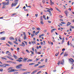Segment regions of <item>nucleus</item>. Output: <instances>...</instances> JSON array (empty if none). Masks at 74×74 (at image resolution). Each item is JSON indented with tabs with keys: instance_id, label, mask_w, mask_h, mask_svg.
Returning a JSON list of instances; mask_svg holds the SVG:
<instances>
[{
	"instance_id": "nucleus-25",
	"label": "nucleus",
	"mask_w": 74,
	"mask_h": 74,
	"mask_svg": "<svg viewBox=\"0 0 74 74\" xmlns=\"http://www.w3.org/2000/svg\"><path fill=\"white\" fill-rule=\"evenodd\" d=\"M8 42L10 45H12V42H10V41H9V42Z\"/></svg>"
},
{
	"instance_id": "nucleus-57",
	"label": "nucleus",
	"mask_w": 74,
	"mask_h": 74,
	"mask_svg": "<svg viewBox=\"0 0 74 74\" xmlns=\"http://www.w3.org/2000/svg\"><path fill=\"white\" fill-rule=\"evenodd\" d=\"M47 60H48V59H46L45 60V62L47 63Z\"/></svg>"
},
{
	"instance_id": "nucleus-51",
	"label": "nucleus",
	"mask_w": 74,
	"mask_h": 74,
	"mask_svg": "<svg viewBox=\"0 0 74 74\" xmlns=\"http://www.w3.org/2000/svg\"><path fill=\"white\" fill-rule=\"evenodd\" d=\"M60 64V61H58V64L59 65Z\"/></svg>"
},
{
	"instance_id": "nucleus-18",
	"label": "nucleus",
	"mask_w": 74,
	"mask_h": 74,
	"mask_svg": "<svg viewBox=\"0 0 74 74\" xmlns=\"http://www.w3.org/2000/svg\"><path fill=\"white\" fill-rule=\"evenodd\" d=\"M22 44L23 45V46L24 47L25 46V43H23V42H22Z\"/></svg>"
},
{
	"instance_id": "nucleus-49",
	"label": "nucleus",
	"mask_w": 74,
	"mask_h": 74,
	"mask_svg": "<svg viewBox=\"0 0 74 74\" xmlns=\"http://www.w3.org/2000/svg\"><path fill=\"white\" fill-rule=\"evenodd\" d=\"M21 70H23V71H25V70H27V69H21Z\"/></svg>"
},
{
	"instance_id": "nucleus-7",
	"label": "nucleus",
	"mask_w": 74,
	"mask_h": 74,
	"mask_svg": "<svg viewBox=\"0 0 74 74\" xmlns=\"http://www.w3.org/2000/svg\"><path fill=\"white\" fill-rule=\"evenodd\" d=\"M61 64H62V65H63L64 64V59H62V61H61V63H60Z\"/></svg>"
},
{
	"instance_id": "nucleus-29",
	"label": "nucleus",
	"mask_w": 74,
	"mask_h": 74,
	"mask_svg": "<svg viewBox=\"0 0 74 74\" xmlns=\"http://www.w3.org/2000/svg\"><path fill=\"white\" fill-rule=\"evenodd\" d=\"M40 23L41 24H42V25H43L44 24V23H43V21H41Z\"/></svg>"
},
{
	"instance_id": "nucleus-11",
	"label": "nucleus",
	"mask_w": 74,
	"mask_h": 74,
	"mask_svg": "<svg viewBox=\"0 0 74 74\" xmlns=\"http://www.w3.org/2000/svg\"><path fill=\"white\" fill-rule=\"evenodd\" d=\"M27 61V58H25L23 60V62H26Z\"/></svg>"
},
{
	"instance_id": "nucleus-31",
	"label": "nucleus",
	"mask_w": 74,
	"mask_h": 74,
	"mask_svg": "<svg viewBox=\"0 0 74 74\" xmlns=\"http://www.w3.org/2000/svg\"><path fill=\"white\" fill-rule=\"evenodd\" d=\"M41 54V52H38L36 54Z\"/></svg>"
},
{
	"instance_id": "nucleus-42",
	"label": "nucleus",
	"mask_w": 74,
	"mask_h": 74,
	"mask_svg": "<svg viewBox=\"0 0 74 74\" xmlns=\"http://www.w3.org/2000/svg\"><path fill=\"white\" fill-rule=\"evenodd\" d=\"M42 3L44 4L45 3V1L44 0H43V1H42Z\"/></svg>"
},
{
	"instance_id": "nucleus-21",
	"label": "nucleus",
	"mask_w": 74,
	"mask_h": 74,
	"mask_svg": "<svg viewBox=\"0 0 74 74\" xmlns=\"http://www.w3.org/2000/svg\"><path fill=\"white\" fill-rule=\"evenodd\" d=\"M43 17L44 19H45V20H46V19H47V18H45V15H43Z\"/></svg>"
},
{
	"instance_id": "nucleus-2",
	"label": "nucleus",
	"mask_w": 74,
	"mask_h": 74,
	"mask_svg": "<svg viewBox=\"0 0 74 74\" xmlns=\"http://www.w3.org/2000/svg\"><path fill=\"white\" fill-rule=\"evenodd\" d=\"M3 6H5L6 5H8L9 4V3L8 2H4L2 3Z\"/></svg>"
},
{
	"instance_id": "nucleus-39",
	"label": "nucleus",
	"mask_w": 74,
	"mask_h": 74,
	"mask_svg": "<svg viewBox=\"0 0 74 74\" xmlns=\"http://www.w3.org/2000/svg\"><path fill=\"white\" fill-rule=\"evenodd\" d=\"M13 69L12 67H10V68H8V70H10V69Z\"/></svg>"
},
{
	"instance_id": "nucleus-19",
	"label": "nucleus",
	"mask_w": 74,
	"mask_h": 74,
	"mask_svg": "<svg viewBox=\"0 0 74 74\" xmlns=\"http://www.w3.org/2000/svg\"><path fill=\"white\" fill-rule=\"evenodd\" d=\"M0 66L1 67H3V68H4V67H6V66H4V65H0Z\"/></svg>"
},
{
	"instance_id": "nucleus-9",
	"label": "nucleus",
	"mask_w": 74,
	"mask_h": 74,
	"mask_svg": "<svg viewBox=\"0 0 74 74\" xmlns=\"http://www.w3.org/2000/svg\"><path fill=\"white\" fill-rule=\"evenodd\" d=\"M68 55V53H67V52H65L64 54V56H67Z\"/></svg>"
},
{
	"instance_id": "nucleus-43",
	"label": "nucleus",
	"mask_w": 74,
	"mask_h": 74,
	"mask_svg": "<svg viewBox=\"0 0 74 74\" xmlns=\"http://www.w3.org/2000/svg\"><path fill=\"white\" fill-rule=\"evenodd\" d=\"M61 23L62 24H66V23L64 22H61Z\"/></svg>"
},
{
	"instance_id": "nucleus-13",
	"label": "nucleus",
	"mask_w": 74,
	"mask_h": 74,
	"mask_svg": "<svg viewBox=\"0 0 74 74\" xmlns=\"http://www.w3.org/2000/svg\"><path fill=\"white\" fill-rule=\"evenodd\" d=\"M1 59H3V60H7V58H4L3 57H1Z\"/></svg>"
},
{
	"instance_id": "nucleus-40",
	"label": "nucleus",
	"mask_w": 74,
	"mask_h": 74,
	"mask_svg": "<svg viewBox=\"0 0 74 74\" xmlns=\"http://www.w3.org/2000/svg\"><path fill=\"white\" fill-rule=\"evenodd\" d=\"M35 16L36 17H37V16H38V14H35Z\"/></svg>"
},
{
	"instance_id": "nucleus-27",
	"label": "nucleus",
	"mask_w": 74,
	"mask_h": 74,
	"mask_svg": "<svg viewBox=\"0 0 74 74\" xmlns=\"http://www.w3.org/2000/svg\"><path fill=\"white\" fill-rule=\"evenodd\" d=\"M71 69H74V66L73 65L71 67Z\"/></svg>"
},
{
	"instance_id": "nucleus-30",
	"label": "nucleus",
	"mask_w": 74,
	"mask_h": 74,
	"mask_svg": "<svg viewBox=\"0 0 74 74\" xmlns=\"http://www.w3.org/2000/svg\"><path fill=\"white\" fill-rule=\"evenodd\" d=\"M8 55H9V56H11V53L10 52H9V53L8 54Z\"/></svg>"
},
{
	"instance_id": "nucleus-53",
	"label": "nucleus",
	"mask_w": 74,
	"mask_h": 74,
	"mask_svg": "<svg viewBox=\"0 0 74 74\" xmlns=\"http://www.w3.org/2000/svg\"><path fill=\"white\" fill-rule=\"evenodd\" d=\"M15 40L16 41H18V40H17V38H15Z\"/></svg>"
},
{
	"instance_id": "nucleus-24",
	"label": "nucleus",
	"mask_w": 74,
	"mask_h": 74,
	"mask_svg": "<svg viewBox=\"0 0 74 74\" xmlns=\"http://www.w3.org/2000/svg\"><path fill=\"white\" fill-rule=\"evenodd\" d=\"M33 64H35V63H30L29 64V65H33Z\"/></svg>"
},
{
	"instance_id": "nucleus-22",
	"label": "nucleus",
	"mask_w": 74,
	"mask_h": 74,
	"mask_svg": "<svg viewBox=\"0 0 74 74\" xmlns=\"http://www.w3.org/2000/svg\"><path fill=\"white\" fill-rule=\"evenodd\" d=\"M13 56L15 59H16L17 58V57L15 55H13Z\"/></svg>"
},
{
	"instance_id": "nucleus-8",
	"label": "nucleus",
	"mask_w": 74,
	"mask_h": 74,
	"mask_svg": "<svg viewBox=\"0 0 74 74\" xmlns=\"http://www.w3.org/2000/svg\"><path fill=\"white\" fill-rule=\"evenodd\" d=\"M9 39L10 40H14V38H13V37L12 36L10 37L9 38Z\"/></svg>"
},
{
	"instance_id": "nucleus-60",
	"label": "nucleus",
	"mask_w": 74,
	"mask_h": 74,
	"mask_svg": "<svg viewBox=\"0 0 74 74\" xmlns=\"http://www.w3.org/2000/svg\"><path fill=\"white\" fill-rule=\"evenodd\" d=\"M46 11L47 12H49V13L51 12V11L49 10H47Z\"/></svg>"
},
{
	"instance_id": "nucleus-52",
	"label": "nucleus",
	"mask_w": 74,
	"mask_h": 74,
	"mask_svg": "<svg viewBox=\"0 0 74 74\" xmlns=\"http://www.w3.org/2000/svg\"><path fill=\"white\" fill-rule=\"evenodd\" d=\"M67 45H70V44H69V41H68L67 42Z\"/></svg>"
},
{
	"instance_id": "nucleus-32",
	"label": "nucleus",
	"mask_w": 74,
	"mask_h": 74,
	"mask_svg": "<svg viewBox=\"0 0 74 74\" xmlns=\"http://www.w3.org/2000/svg\"><path fill=\"white\" fill-rule=\"evenodd\" d=\"M26 51L28 53H30V51L28 49H26Z\"/></svg>"
},
{
	"instance_id": "nucleus-63",
	"label": "nucleus",
	"mask_w": 74,
	"mask_h": 74,
	"mask_svg": "<svg viewBox=\"0 0 74 74\" xmlns=\"http://www.w3.org/2000/svg\"><path fill=\"white\" fill-rule=\"evenodd\" d=\"M35 53H36L37 54V50H36V49H35Z\"/></svg>"
},
{
	"instance_id": "nucleus-50",
	"label": "nucleus",
	"mask_w": 74,
	"mask_h": 74,
	"mask_svg": "<svg viewBox=\"0 0 74 74\" xmlns=\"http://www.w3.org/2000/svg\"><path fill=\"white\" fill-rule=\"evenodd\" d=\"M32 49L33 51H34V48L33 47Z\"/></svg>"
},
{
	"instance_id": "nucleus-62",
	"label": "nucleus",
	"mask_w": 74,
	"mask_h": 74,
	"mask_svg": "<svg viewBox=\"0 0 74 74\" xmlns=\"http://www.w3.org/2000/svg\"><path fill=\"white\" fill-rule=\"evenodd\" d=\"M45 34H42V35H41V36H44Z\"/></svg>"
},
{
	"instance_id": "nucleus-28",
	"label": "nucleus",
	"mask_w": 74,
	"mask_h": 74,
	"mask_svg": "<svg viewBox=\"0 0 74 74\" xmlns=\"http://www.w3.org/2000/svg\"><path fill=\"white\" fill-rule=\"evenodd\" d=\"M32 60H33L29 59L27 61V62H31V61H32Z\"/></svg>"
},
{
	"instance_id": "nucleus-38",
	"label": "nucleus",
	"mask_w": 74,
	"mask_h": 74,
	"mask_svg": "<svg viewBox=\"0 0 74 74\" xmlns=\"http://www.w3.org/2000/svg\"><path fill=\"white\" fill-rule=\"evenodd\" d=\"M10 52L8 51H7L6 52V54H8V53H9Z\"/></svg>"
},
{
	"instance_id": "nucleus-1",
	"label": "nucleus",
	"mask_w": 74,
	"mask_h": 74,
	"mask_svg": "<svg viewBox=\"0 0 74 74\" xmlns=\"http://www.w3.org/2000/svg\"><path fill=\"white\" fill-rule=\"evenodd\" d=\"M69 61L71 64H74V60L73 58H71L69 60Z\"/></svg>"
},
{
	"instance_id": "nucleus-59",
	"label": "nucleus",
	"mask_w": 74,
	"mask_h": 74,
	"mask_svg": "<svg viewBox=\"0 0 74 74\" xmlns=\"http://www.w3.org/2000/svg\"><path fill=\"white\" fill-rule=\"evenodd\" d=\"M18 0H16L14 1L15 2H17L18 3Z\"/></svg>"
},
{
	"instance_id": "nucleus-44",
	"label": "nucleus",
	"mask_w": 74,
	"mask_h": 74,
	"mask_svg": "<svg viewBox=\"0 0 74 74\" xmlns=\"http://www.w3.org/2000/svg\"><path fill=\"white\" fill-rule=\"evenodd\" d=\"M64 53V51H62L60 54L61 55H63Z\"/></svg>"
},
{
	"instance_id": "nucleus-3",
	"label": "nucleus",
	"mask_w": 74,
	"mask_h": 74,
	"mask_svg": "<svg viewBox=\"0 0 74 74\" xmlns=\"http://www.w3.org/2000/svg\"><path fill=\"white\" fill-rule=\"evenodd\" d=\"M23 58H18V59L16 60V61L17 62H22V60H21L22 59H23Z\"/></svg>"
},
{
	"instance_id": "nucleus-54",
	"label": "nucleus",
	"mask_w": 74,
	"mask_h": 74,
	"mask_svg": "<svg viewBox=\"0 0 74 74\" xmlns=\"http://www.w3.org/2000/svg\"><path fill=\"white\" fill-rule=\"evenodd\" d=\"M19 6H20V5H19L16 8L17 9V8H19Z\"/></svg>"
},
{
	"instance_id": "nucleus-36",
	"label": "nucleus",
	"mask_w": 74,
	"mask_h": 74,
	"mask_svg": "<svg viewBox=\"0 0 74 74\" xmlns=\"http://www.w3.org/2000/svg\"><path fill=\"white\" fill-rule=\"evenodd\" d=\"M64 42V40H62V44Z\"/></svg>"
},
{
	"instance_id": "nucleus-64",
	"label": "nucleus",
	"mask_w": 74,
	"mask_h": 74,
	"mask_svg": "<svg viewBox=\"0 0 74 74\" xmlns=\"http://www.w3.org/2000/svg\"><path fill=\"white\" fill-rule=\"evenodd\" d=\"M72 41H74V37L72 39Z\"/></svg>"
},
{
	"instance_id": "nucleus-48",
	"label": "nucleus",
	"mask_w": 74,
	"mask_h": 74,
	"mask_svg": "<svg viewBox=\"0 0 74 74\" xmlns=\"http://www.w3.org/2000/svg\"><path fill=\"white\" fill-rule=\"evenodd\" d=\"M62 51H65V49L64 48L62 50Z\"/></svg>"
},
{
	"instance_id": "nucleus-5",
	"label": "nucleus",
	"mask_w": 74,
	"mask_h": 74,
	"mask_svg": "<svg viewBox=\"0 0 74 74\" xmlns=\"http://www.w3.org/2000/svg\"><path fill=\"white\" fill-rule=\"evenodd\" d=\"M16 70L15 69H11V70H9L8 71V73H11V72H14V71H16Z\"/></svg>"
},
{
	"instance_id": "nucleus-33",
	"label": "nucleus",
	"mask_w": 74,
	"mask_h": 74,
	"mask_svg": "<svg viewBox=\"0 0 74 74\" xmlns=\"http://www.w3.org/2000/svg\"><path fill=\"white\" fill-rule=\"evenodd\" d=\"M37 29L38 30H41V29L39 27L37 28Z\"/></svg>"
},
{
	"instance_id": "nucleus-55",
	"label": "nucleus",
	"mask_w": 74,
	"mask_h": 74,
	"mask_svg": "<svg viewBox=\"0 0 74 74\" xmlns=\"http://www.w3.org/2000/svg\"><path fill=\"white\" fill-rule=\"evenodd\" d=\"M49 13L50 14V15L51 16V15H52V13H51V12H49Z\"/></svg>"
},
{
	"instance_id": "nucleus-15",
	"label": "nucleus",
	"mask_w": 74,
	"mask_h": 74,
	"mask_svg": "<svg viewBox=\"0 0 74 74\" xmlns=\"http://www.w3.org/2000/svg\"><path fill=\"white\" fill-rule=\"evenodd\" d=\"M45 66V65L42 66H40L38 67V68H42V67H44Z\"/></svg>"
},
{
	"instance_id": "nucleus-16",
	"label": "nucleus",
	"mask_w": 74,
	"mask_h": 74,
	"mask_svg": "<svg viewBox=\"0 0 74 74\" xmlns=\"http://www.w3.org/2000/svg\"><path fill=\"white\" fill-rule=\"evenodd\" d=\"M68 13H69V12L68 11H65V13L66 15L67 14H68Z\"/></svg>"
},
{
	"instance_id": "nucleus-34",
	"label": "nucleus",
	"mask_w": 74,
	"mask_h": 74,
	"mask_svg": "<svg viewBox=\"0 0 74 74\" xmlns=\"http://www.w3.org/2000/svg\"><path fill=\"white\" fill-rule=\"evenodd\" d=\"M9 59H11V60H14V59H13L12 58H11V57H10Z\"/></svg>"
},
{
	"instance_id": "nucleus-37",
	"label": "nucleus",
	"mask_w": 74,
	"mask_h": 74,
	"mask_svg": "<svg viewBox=\"0 0 74 74\" xmlns=\"http://www.w3.org/2000/svg\"><path fill=\"white\" fill-rule=\"evenodd\" d=\"M31 52V53L32 55H34V52L32 51H30Z\"/></svg>"
},
{
	"instance_id": "nucleus-20",
	"label": "nucleus",
	"mask_w": 74,
	"mask_h": 74,
	"mask_svg": "<svg viewBox=\"0 0 74 74\" xmlns=\"http://www.w3.org/2000/svg\"><path fill=\"white\" fill-rule=\"evenodd\" d=\"M24 40H27V38H26V35L24 36Z\"/></svg>"
},
{
	"instance_id": "nucleus-56",
	"label": "nucleus",
	"mask_w": 74,
	"mask_h": 74,
	"mask_svg": "<svg viewBox=\"0 0 74 74\" xmlns=\"http://www.w3.org/2000/svg\"><path fill=\"white\" fill-rule=\"evenodd\" d=\"M23 35H24V36H26V34H25V32H23Z\"/></svg>"
},
{
	"instance_id": "nucleus-58",
	"label": "nucleus",
	"mask_w": 74,
	"mask_h": 74,
	"mask_svg": "<svg viewBox=\"0 0 74 74\" xmlns=\"http://www.w3.org/2000/svg\"><path fill=\"white\" fill-rule=\"evenodd\" d=\"M47 30L46 29V30H44V33H45V32H47Z\"/></svg>"
},
{
	"instance_id": "nucleus-47",
	"label": "nucleus",
	"mask_w": 74,
	"mask_h": 74,
	"mask_svg": "<svg viewBox=\"0 0 74 74\" xmlns=\"http://www.w3.org/2000/svg\"><path fill=\"white\" fill-rule=\"evenodd\" d=\"M59 18H62V17H63V16H62L60 15V16H59Z\"/></svg>"
},
{
	"instance_id": "nucleus-41",
	"label": "nucleus",
	"mask_w": 74,
	"mask_h": 74,
	"mask_svg": "<svg viewBox=\"0 0 74 74\" xmlns=\"http://www.w3.org/2000/svg\"><path fill=\"white\" fill-rule=\"evenodd\" d=\"M41 72V71H39L36 74H39V73H40Z\"/></svg>"
},
{
	"instance_id": "nucleus-61",
	"label": "nucleus",
	"mask_w": 74,
	"mask_h": 74,
	"mask_svg": "<svg viewBox=\"0 0 74 74\" xmlns=\"http://www.w3.org/2000/svg\"><path fill=\"white\" fill-rule=\"evenodd\" d=\"M40 44L41 45H43V42H40Z\"/></svg>"
},
{
	"instance_id": "nucleus-6",
	"label": "nucleus",
	"mask_w": 74,
	"mask_h": 74,
	"mask_svg": "<svg viewBox=\"0 0 74 74\" xmlns=\"http://www.w3.org/2000/svg\"><path fill=\"white\" fill-rule=\"evenodd\" d=\"M21 67H22V65H18L16 66V68L17 69H21Z\"/></svg>"
},
{
	"instance_id": "nucleus-12",
	"label": "nucleus",
	"mask_w": 74,
	"mask_h": 74,
	"mask_svg": "<svg viewBox=\"0 0 74 74\" xmlns=\"http://www.w3.org/2000/svg\"><path fill=\"white\" fill-rule=\"evenodd\" d=\"M71 25V23H70L69 22H68L67 24V26H69V25Z\"/></svg>"
},
{
	"instance_id": "nucleus-4",
	"label": "nucleus",
	"mask_w": 74,
	"mask_h": 74,
	"mask_svg": "<svg viewBox=\"0 0 74 74\" xmlns=\"http://www.w3.org/2000/svg\"><path fill=\"white\" fill-rule=\"evenodd\" d=\"M18 4V2H15V3L14 4L13 3H12L11 5L12 7H14V6H15L16 4Z\"/></svg>"
},
{
	"instance_id": "nucleus-35",
	"label": "nucleus",
	"mask_w": 74,
	"mask_h": 74,
	"mask_svg": "<svg viewBox=\"0 0 74 74\" xmlns=\"http://www.w3.org/2000/svg\"><path fill=\"white\" fill-rule=\"evenodd\" d=\"M59 55V52H58V53H56L55 54V56H58V55Z\"/></svg>"
},
{
	"instance_id": "nucleus-23",
	"label": "nucleus",
	"mask_w": 74,
	"mask_h": 74,
	"mask_svg": "<svg viewBox=\"0 0 74 74\" xmlns=\"http://www.w3.org/2000/svg\"><path fill=\"white\" fill-rule=\"evenodd\" d=\"M40 21H43V19H42V16H41L40 17Z\"/></svg>"
},
{
	"instance_id": "nucleus-14",
	"label": "nucleus",
	"mask_w": 74,
	"mask_h": 74,
	"mask_svg": "<svg viewBox=\"0 0 74 74\" xmlns=\"http://www.w3.org/2000/svg\"><path fill=\"white\" fill-rule=\"evenodd\" d=\"M39 32H40L39 31H37V32H36L35 33L36 35H37L38 34V33H39Z\"/></svg>"
},
{
	"instance_id": "nucleus-17",
	"label": "nucleus",
	"mask_w": 74,
	"mask_h": 74,
	"mask_svg": "<svg viewBox=\"0 0 74 74\" xmlns=\"http://www.w3.org/2000/svg\"><path fill=\"white\" fill-rule=\"evenodd\" d=\"M1 40H5V37H4L1 38Z\"/></svg>"
},
{
	"instance_id": "nucleus-45",
	"label": "nucleus",
	"mask_w": 74,
	"mask_h": 74,
	"mask_svg": "<svg viewBox=\"0 0 74 74\" xmlns=\"http://www.w3.org/2000/svg\"><path fill=\"white\" fill-rule=\"evenodd\" d=\"M0 71H3V69H0Z\"/></svg>"
},
{
	"instance_id": "nucleus-10",
	"label": "nucleus",
	"mask_w": 74,
	"mask_h": 74,
	"mask_svg": "<svg viewBox=\"0 0 74 74\" xmlns=\"http://www.w3.org/2000/svg\"><path fill=\"white\" fill-rule=\"evenodd\" d=\"M54 4V3L53 2H52V1H51V0H50V4L51 5H52Z\"/></svg>"
},
{
	"instance_id": "nucleus-26",
	"label": "nucleus",
	"mask_w": 74,
	"mask_h": 74,
	"mask_svg": "<svg viewBox=\"0 0 74 74\" xmlns=\"http://www.w3.org/2000/svg\"><path fill=\"white\" fill-rule=\"evenodd\" d=\"M14 43H15L16 44V45H18V43H17V42H16V41H14Z\"/></svg>"
},
{
	"instance_id": "nucleus-46",
	"label": "nucleus",
	"mask_w": 74,
	"mask_h": 74,
	"mask_svg": "<svg viewBox=\"0 0 74 74\" xmlns=\"http://www.w3.org/2000/svg\"><path fill=\"white\" fill-rule=\"evenodd\" d=\"M71 25H70V26L72 28V29H74V26H71Z\"/></svg>"
}]
</instances>
